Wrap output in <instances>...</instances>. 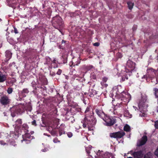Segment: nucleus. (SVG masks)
Returning <instances> with one entry per match:
<instances>
[{
  "instance_id": "f257e3e1",
  "label": "nucleus",
  "mask_w": 158,
  "mask_h": 158,
  "mask_svg": "<svg viewBox=\"0 0 158 158\" xmlns=\"http://www.w3.org/2000/svg\"><path fill=\"white\" fill-rule=\"evenodd\" d=\"M92 113H90V116H86L84 120L81 121L84 128L88 127L89 130H93V127L96 124V120L94 118Z\"/></svg>"
},
{
  "instance_id": "f03ea898",
  "label": "nucleus",
  "mask_w": 158,
  "mask_h": 158,
  "mask_svg": "<svg viewBox=\"0 0 158 158\" xmlns=\"http://www.w3.org/2000/svg\"><path fill=\"white\" fill-rule=\"evenodd\" d=\"M135 63L130 60H128L127 61L126 66V71L121 72V76H122V79L123 81L128 79L127 74H126V75H124V74H126L128 72H131L134 71L135 69Z\"/></svg>"
},
{
  "instance_id": "7ed1b4c3",
  "label": "nucleus",
  "mask_w": 158,
  "mask_h": 158,
  "mask_svg": "<svg viewBox=\"0 0 158 158\" xmlns=\"http://www.w3.org/2000/svg\"><path fill=\"white\" fill-rule=\"evenodd\" d=\"M117 89V86L115 87L113 89V94H114V93H115L116 95H117L116 96H117L118 98V95H119V96L121 98V99L122 101L126 103H128L131 99V95L128 93H126L123 92L120 93L118 91V92H116V90Z\"/></svg>"
},
{
  "instance_id": "20e7f679",
  "label": "nucleus",
  "mask_w": 158,
  "mask_h": 158,
  "mask_svg": "<svg viewBox=\"0 0 158 158\" xmlns=\"http://www.w3.org/2000/svg\"><path fill=\"white\" fill-rule=\"evenodd\" d=\"M147 98V97L146 95H143L138 104L139 108L140 111L142 113L145 112L147 110V109L148 106V105Z\"/></svg>"
},
{
  "instance_id": "39448f33",
  "label": "nucleus",
  "mask_w": 158,
  "mask_h": 158,
  "mask_svg": "<svg viewBox=\"0 0 158 158\" xmlns=\"http://www.w3.org/2000/svg\"><path fill=\"white\" fill-rule=\"evenodd\" d=\"M103 119L106 123L104 124L107 126L112 125L115 123V120L114 118L110 117L107 115H106L104 118H103Z\"/></svg>"
},
{
  "instance_id": "423d86ee",
  "label": "nucleus",
  "mask_w": 158,
  "mask_h": 158,
  "mask_svg": "<svg viewBox=\"0 0 158 158\" xmlns=\"http://www.w3.org/2000/svg\"><path fill=\"white\" fill-rule=\"evenodd\" d=\"M52 22L53 24L59 26H60L63 24V22L61 18L58 15L53 18Z\"/></svg>"
},
{
  "instance_id": "0eeeda50",
  "label": "nucleus",
  "mask_w": 158,
  "mask_h": 158,
  "mask_svg": "<svg viewBox=\"0 0 158 158\" xmlns=\"http://www.w3.org/2000/svg\"><path fill=\"white\" fill-rule=\"evenodd\" d=\"M145 153L144 151H139L137 152H134L132 153V155L134 158H143V155ZM127 158H133L131 157H129Z\"/></svg>"
},
{
  "instance_id": "6e6552de",
  "label": "nucleus",
  "mask_w": 158,
  "mask_h": 158,
  "mask_svg": "<svg viewBox=\"0 0 158 158\" xmlns=\"http://www.w3.org/2000/svg\"><path fill=\"white\" fill-rule=\"evenodd\" d=\"M125 134V133L123 131H119L110 133V136L111 138H120L124 135Z\"/></svg>"
},
{
  "instance_id": "1a4fd4ad",
  "label": "nucleus",
  "mask_w": 158,
  "mask_h": 158,
  "mask_svg": "<svg viewBox=\"0 0 158 158\" xmlns=\"http://www.w3.org/2000/svg\"><path fill=\"white\" fill-rule=\"evenodd\" d=\"M147 140V137L146 136H143L142 139L138 142L137 145L139 146L145 144Z\"/></svg>"
},
{
  "instance_id": "9d476101",
  "label": "nucleus",
  "mask_w": 158,
  "mask_h": 158,
  "mask_svg": "<svg viewBox=\"0 0 158 158\" xmlns=\"http://www.w3.org/2000/svg\"><path fill=\"white\" fill-rule=\"evenodd\" d=\"M147 72L148 73V77L149 78H153L156 75V72L152 69L151 68L148 69Z\"/></svg>"
},
{
  "instance_id": "9b49d317",
  "label": "nucleus",
  "mask_w": 158,
  "mask_h": 158,
  "mask_svg": "<svg viewBox=\"0 0 158 158\" xmlns=\"http://www.w3.org/2000/svg\"><path fill=\"white\" fill-rule=\"evenodd\" d=\"M24 136L26 139H25L24 138H23V140H22L21 141L22 142H25L26 143H29L30 142V140L27 139H32L33 138V137L31 136L29 133H26Z\"/></svg>"
},
{
  "instance_id": "f8f14e48",
  "label": "nucleus",
  "mask_w": 158,
  "mask_h": 158,
  "mask_svg": "<svg viewBox=\"0 0 158 158\" xmlns=\"http://www.w3.org/2000/svg\"><path fill=\"white\" fill-rule=\"evenodd\" d=\"M10 102V100L8 98L5 96L2 98L1 99V103L4 105H6L8 104Z\"/></svg>"
},
{
  "instance_id": "ddd939ff",
  "label": "nucleus",
  "mask_w": 158,
  "mask_h": 158,
  "mask_svg": "<svg viewBox=\"0 0 158 158\" xmlns=\"http://www.w3.org/2000/svg\"><path fill=\"white\" fill-rule=\"evenodd\" d=\"M95 112L102 119L103 118H104L106 115L101 110L96 109L95 110Z\"/></svg>"
},
{
  "instance_id": "4468645a",
  "label": "nucleus",
  "mask_w": 158,
  "mask_h": 158,
  "mask_svg": "<svg viewBox=\"0 0 158 158\" xmlns=\"http://www.w3.org/2000/svg\"><path fill=\"white\" fill-rule=\"evenodd\" d=\"M6 79V76L5 74H3L1 72H0V82H4Z\"/></svg>"
},
{
  "instance_id": "2eb2a0df",
  "label": "nucleus",
  "mask_w": 158,
  "mask_h": 158,
  "mask_svg": "<svg viewBox=\"0 0 158 158\" xmlns=\"http://www.w3.org/2000/svg\"><path fill=\"white\" fill-rule=\"evenodd\" d=\"M47 130L50 132L52 135L53 136H57V132L55 130H53L52 128V127L51 128L49 127L48 128H47Z\"/></svg>"
},
{
  "instance_id": "dca6fc26",
  "label": "nucleus",
  "mask_w": 158,
  "mask_h": 158,
  "mask_svg": "<svg viewBox=\"0 0 158 158\" xmlns=\"http://www.w3.org/2000/svg\"><path fill=\"white\" fill-rule=\"evenodd\" d=\"M107 80L108 78L106 77H104L102 78V81L101 82V84L103 87H106L108 85L105 83L107 81Z\"/></svg>"
},
{
  "instance_id": "f3484780",
  "label": "nucleus",
  "mask_w": 158,
  "mask_h": 158,
  "mask_svg": "<svg viewBox=\"0 0 158 158\" xmlns=\"http://www.w3.org/2000/svg\"><path fill=\"white\" fill-rule=\"evenodd\" d=\"M22 122L21 119H18L16 121V124L15 126V131H17L16 130V128L19 127L22 124Z\"/></svg>"
},
{
  "instance_id": "a211bd4d",
  "label": "nucleus",
  "mask_w": 158,
  "mask_h": 158,
  "mask_svg": "<svg viewBox=\"0 0 158 158\" xmlns=\"http://www.w3.org/2000/svg\"><path fill=\"white\" fill-rule=\"evenodd\" d=\"M11 55L12 54L10 51H6V56L7 60H8L11 58Z\"/></svg>"
},
{
  "instance_id": "6ab92c4d",
  "label": "nucleus",
  "mask_w": 158,
  "mask_h": 158,
  "mask_svg": "<svg viewBox=\"0 0 158 158\" xmlns=\"http://www.w3.org/2000/svg\"><path fill=\"white\" fill-rule=\"evenodd\" d=\"M19 108V111H17V113H20L21 112H22L23 110V109L24 107V106L23 105L20 104L18 106Z\"/></svg>"
},
{
  "instance_id": "aec40b11",
  "label": "nucleus",
  "mask_w": 158,
  "mask_h": 158,
  "mask_svg": "<svg viewBox=\"0 0 158 158\" xmlns=\"http://www.w3.org/2000/svg\"><path fill=\"white\" fill-rule=\"evenodd\" d=\"M152 154L150 152H149L145 155L144 158H152Z\"/></svg>"
},
{
  "instance_id": "412c9836",
  "label": "nucleus",
  "mask_w": 158,
  "mask_h": 158,
  "mask_svg": "<svg viewBox=\"0 0 158 158\" xmlns=\"http://www.w3.org/2000/svg\"><path fill=\"white\" fill-rule=\"evenodd\" d=\"M124 130L126 131H129L131 130L130 127L127 124L124 127Z\"/></svg>"
},
{
  "instance_id": "4be33fe9",
  "label": "nucleus",
  "mask_w": 158,
  "mask_h": 158,
  "mask_svg": "<svg viewBox=\"0 0 158 158\" xmlns=\"http://www.w3.org/2000/svg\"><path fill=\"white\" fill-rule=\"evenodd\" d=\"M119 105V104L118 103V104H116L115 107V108L114 109V111L113 112V114L115 115L117 114V115H118V114H119L118 113V112L116 111V108L117 107H118V106Z\"/></svg>"
},
{
  "instance_id": "5701e85b",
  "label": "nucleus",
  "mask_w": 158,
  "mask_h": 158,
  "mask_svg": "<svg viewBox=\"0 0 158 158\" xmlns=\"http://www.w3.org/2000/svg\"><path fill=\"white\" fill-rule=\"evenodd\" d=\"M127 4L129 9L130 10L132 9L134 6V3L129 2H127Z\"/></svg>"
},
{
  "instance_id": "b1692460",
  "label": "nucleus",
  "mask_w": 158,
  "mask_h": 158,
  "mask_svg": "<svg viewBox=\"0 0 158 158\" xmlns=\"http://www.w3.org/2000/svg\"><path fill=\"white\" fill-rule=\"evenodd\" d=\"M18 1V0H11V3L12 4V5H11L10 6H11L13 8H14L15 7V3L17 2Z\"/></svg>"
},
{
  "instance_id": "393cba45",
  "label": "nucleus",
  "mask_w": 158,
  "mask_h": 158,
  "mask_svg": "<svg viewBox=\"0 0 158 158\" xmlns=\"http://www.w3.org/2000/svg\"><path fill=\"white\" fill-rule=\"evenodd\" d=\"M124 115L129 118H131L132 117L131 115L130 114L128 111L127 110H126L124 112Z\"/></svg>"
},
{
  "instance_id": "a878e982",
  "label": "nucleus",
  "mask_w": 158,
  "mask_h": 158,
  "mask_svg": "<svg viewBox=\"0 0 158 158\" xmlns=\"http://www.w3.org/2000/svg\"><path fill=\"white\" fill-rule=\"evenodd\" d=\"M52 60L49 57H48L46 58V63L48 64H52Z\"/></svg>"
},
{
  "instance_id": "bb28decb",
  "label": "nucleus",
  "mask_w": 158,
  "mask_h": 158,
  "mask_svg": "<svg viewBox=\"0 0 158 158\" xmlns=\"http://www.w3.org/2000/svg\"><path fill=\"white\" fill-rule=\"evenodd\" d=\"M90 108L89 106L88 107L86 108L85 112V113L86 114V116H89V115L88 114L89 113Z\"/></svg>"
},
{
  "instance_id": "cd10ccee",
  "label": "nucleus",
  "mask_w": 158,
  "mask_h": 158,
  "mask_svg": "<svg viewBox=\"0 0 158 158\" xmlns=\"http://www.w3.org/2000/svg\"><path fill=\"white\" fill-rule=\"evenodd\" d=\"M91 146H89L88 147L86 148V150L87 153L88 154H89L90 153L89 151L91 150Z\"/></svg>"
},
{
  "instance_id": "c85d7f7f",
  "label": "nucleus",
  "mask_w": 158,
  "mask_h": 158,
  "mask_svg": "<svg viewBox=\"0 0 158 158\" xmlns=\"http://www.w3.org/2000/svg\"><path fill=\"white\" fill-rule=\"evenodd\" d=\"M155 94L156 98L158 97V89L157 88H155L154 89Z\"/></svg>"
},
{
  "instance_id": "c756f323",
  "label": "nucleus",
  "mask_w": 158,
  "mask_h": 158,
  "mask_svg": "<svg viewBox=\"0 0 158 158\" xmlns=\"http://www.w3.org/2000/svg\"><path fill=\"white\" fill-rule=\"evenodd\" d=\"M23 128L25 130L27 131L28 129V126L27 124H24L23 125Z\"/></svg>"
},
{
  "instance_id": "7c9ffc66",
  "label": "nucleus",
  "mask_w": 158,
  "mask_h": 158,
  "mask_svg": "<svg viewBox=\"0 0 158 158\" xmlns=\"http://www.w3.org/2000/svg\"><path fill=\"white\" fill-rule=\"evenodd\" d=\"M59 133L60 135V136L62 135L63 134H64L65 133V132L64 131V130L63 129H60L59 130Z\"/></svg>"
},
{
  "instance_id": "2f4dec72",
  "label": "nucleus",
  "mask_w": 158,
  "mask_h": 158,
  "mask_svg": "<svg viewBox=\"0 0 158 158\" xmlns=\"http://www.w3.org/2000/svg\"><path fill=\"white\" fill-rule=\"evenodd\" d=\"M52 65H57V62L55 59H54L52 60Z\"/></svg>"
},
{
  "instance_id": "473e14b6",
  "label": "nucleus",
  "mask_w": 158,
  "mask_h": 158,
  "mask_svg": "<svg viewBox=\"0 0 158 158\" xmlns=\"http://www.w3.org/2000/svg\"><path fill=\"white\" fill-rule=\"evenodd\" d=\"M12 90H13L12 88H9L8 89L7 91L8 94H10L12 93Z\"/></svg>"
},
{
  "instance_id": "72a5a7b5",
  "label": "nucleus",
  "mask_w": 158,
  "mask_h": 158,
  "mask_svg": "<svg viewBox=\"0 0 158 158\" xmlns=\"http://www.w3.org/2000/svg\"><path fill=\"white\" fill-rule=\"evenodd\" d=\"M29 92L28 90L27 89H23L22 93L24 94H27Z\"/></svg>"
},
{
  "instance_id": "f704fd0d",
  "label": "nucleus",
  "mask_w": 158,
  "mask_h": 158,
  "mask_svg": "<svg viewBox=\"0 0 158 158\" xmlns=\"http://www.w3.org/2000/svg\"><path fill=\"white\" fill-rule=\"evenodd\" d=\"M67 135L69 138H71L73 136V134L71 132H69L67 133Z\"/></svg>"
},
{
  "instance_id": "c9c22d12",
  "label": "nucleus",
  "mask_w": 158,
  "mask_h": 158,
  "mask_svg": "<svg viewBox=\"0 0 158 158\" xmlns=\"http://www.w3.org/2000/svg\"><path fill=\"white\" fill-rule=\"evenodd\" d=\"M8 142L7 143H5L2 140L0 141V144H1L2 145H4L6 144H8Z\"/></svg>"
},
{
  "instance_id": "e433bc0d",
  "label": "nucleus",
  "mask_w": 158,
  "mask_h": 158,
  "mask_svg": "<svg viewBox=\"0 0 158 158\" xmlns=\"http://www.w3.org/2000/svg\"><path fill=\"white\" fill-rule=\"evenodd\" d=\"M154 154L158 157V148L154 152Z\"/></svg>"
},
{
  "instance_id": "4c0bfd02",
  "label": "nucleus",
  "mask_w": 158,
  "mask_h": 158,
  "mask_svg": "<svg viewBox=\"0 0 158 158\" xmlns=\"http://www.w3.org/2000/svg\"><path fill=\"white\" fill-rule=\"evenodd\" d=\"M155 127L156 128L158 129V120L155 122Z\"/></svg>"
},
{
  "instance_id": "58836bf2",
  "label": "nucleus",
  "mask_w": 158,
  "mask_h": 158,
  "mask_svg": "<svg viewBox=\"0 0 158 158\" xmlns=\"http://www.w3.org/2000/svg\"><path fill=\"white\" fill-rule=\"evenodd\" d=\"M53 141L54 143H57V142H59L60 141H59L57 138H55L53 140Z\"/></svg>"
},
{
  "instance_id": "ea45409f",
  "label": "nucleus",
  "mask_w": 158,
  "mask_h": 158,
  "mask_svg": "<svg viewBox=\"0 0 158 158\" xmlns=\"http://www.w3.org/2000/svg\"><path fill=\"white\" fill-rule=\"evenodd\" d=\"M10 143L11 145H13L14 146L16 145V144L15 143L14 141L12 140L10 142Z\"/></svg>"
},
{
  "instance_id": "a19ab883",
  "label": "nucleus",
  "mask_w": 158,
  "mask_h": 158,
  "mask_svg": "<svg viewBox=\"0 0 158 158\" xmlns=\"http://www.w3.org/2000/svg\"><path fill=\"white\" fill-rule=\"evenodd\" d=\"M62 71L60 69H59L58 71L57 72V74L58 75H60Z\"/></svg>"
},
{
  "instance_id": "79ce46f5",
  "label": "nucleus",
  "mask_w": 158,
  "mask_h": 158,
  "mask_svg": "<svg viewBox=\"0 0 158 158\" xmlns=\"http://www.w3.org/2000/svg\"><path fill=\"white\" fill-rule=\"evenodd\" d=\"M99 45V43L98 42H96L94 44V45L95 46H98Z\"/></svg>"
},
{
  "instance_id": "37998d69",
  "label": "nucleus",
  "mask_w": 158,
  "mask_h": 158,
  "mask_svg": "<svg viewBox=\"0 0 158 158\" xmlns=\"http://www.w3.org/2000/svg\"><path fill=\"white\" fill-rule=\"evenodd\" d=\"M32 124L33 125L36 126V121L35 120H34L32 122Z\"/></svg>"
},
{
  "instance_id": "c03bdc74",
  "label": "nucleus",
  "mask_w": 158,
  "mask_h": 158,
  "mask_svg": "<svg viewBox=\"0 0 158 158\" xmlns=\"http://www.w3.org/2000/svg\"><path fill=\"white\" fill-rule=\"evenodd\" d=\"M48 150V149L47 148H45L44 149H43L41 150V151L43 152H47Z\"/></svg>"
},
{
  "instance_id": "a18cd8bd",
  "label": "nucleus",
  "mask_w": 158,
  "mask_h": 158,
  "mask_svg": "<svg viewBox=\"0 0 158 158\" xmlns=\"http://www.w3.org/2000/svg\"><path fill=\"white\" fill-rule=\"evenodd\" d=\"M14 32L15 34H17L18 33V31L17 29L15 27L14 28Z\"/></svg>"
},
{
  "instance_id": "49530a36",
  "label": "nucleus",
  "mask_w": 158,
  "mask_h": 158,
  "mask_svg": "<svg viewBox=\"0 0 158 158\" xmlns=\"http://www.w3.org/2000/svg\"><path fill=\"white\" fill-rule=\"evenodd\" d=\"M10 137L12 136L13 137V136H14V134L12 132L10 134Z\"/></svg>"
},
{
  "instance_id": "de8ad7c7",
  "label": "nucleus",
  "mask_w": 158,
  "mask_h": 158,
  "mask_svg": "<svg viewBox=\"0 0 158 158\" xmlns=\"http://www.w3.org/2000/svg\"><path fill=\"white\" fill-rule=\"evenodd\" d=\"M117 55H119V58H120V57H122V56L121 54H120V53H118V54H117Z\"/></svg>"
},
{
  "instance_id": "09e8293b",
  "label": "nucleus",
  "mask_w": 158,
  "mask_h": 158,
  "mask_svg": "<svg viewBox=\"0 0 158 158\" xmlns=\"http://www.w3.org/2000/svg\"><path fill=\"white\" fill-rule=\"evenodd\" d=\"M147 78V76L146 75H144L142 77V78Z\"/></svg>"
},
{
  "instance_id": "8fccbe9b",
  "label": "nucleus",
  "mask_w": 158,
  "mask_h": 158,
  "mask_svg": "<svg viewBox=\"0 0 158 158\" xmlns=\"http://www.w3.org/2000/svg\"><path fill=\"white\" fill-rule=\"evenodd\" d=\"M133 107L134 109H135V110H136V109H137V108L135 106H133Z\"/></svg>"
},
{
  "instance_id": "3c124183",
  "label": "nucleus",
  "mask_w": 158,
  "mask_h": 158,
  "mask_svg": "<svg viewBox=\"0 0 158 158\" xmlns=\"http://www.w3.org/2000/svg\"><path fill=\"white\" fill-rule=\"evenodd\" d=\"M156 81L158 82V76L156 79Z\"/></svg>"
},
{
  "instance_id": "603ef678",
  "label": "nucleus",
  "mask_w": 158,
  "mask_h": 158,
  "mask_svg": "<svg viewBox=\"0 0 158 158\" xmlns=\"http://www.w3.org/2000/svg\"><path fill=\"white\" fill-rule=\"evenodd\" d=\"M32 84H35V82H32Z\"/></svg>"
},
{
  "instance_id": "864d4df0",
  "label": "nucleus",
  "mask_w": 158,
  "mask_h": 158,
  "mask_svg": "<svg viewBox=\"0 0 158 158\" xmlns=\"http://www.w3.org/2000/svg\"><path fill=\"white\" fill-rule=\"evenodd\" d=\"M34 132H31V134H32Z\"/></svg>"
},
{
  "instance_id": "5fc2aeb1",
  "label": "nucleus",
  "mask_w": 158,
  "mask_h": 158,
  "mask_svg": "<svg viewBox=\"0 0 158 158\" xmlns=\"http://www.w3.org/2000/svg\"><path fill=\"white\" fill-rule=\"evenodd\" d=\"M53 67H54V68L56 67H57V66H55V65H54V66H53Z\"/></svg>"
},
{
  "instance_id": "6e6d98bb",
  "label": "nucleus",
  "mask_w": 158,
  "mask_h": 158,
  "mask_svg": "<svg viewBox=\"0 0 158 158\" xmlns=\"http://www.w3.org/2000/svg\"><path fill=\"white\" fill-rule=\"evenodd\" d=\"M15 136L18 137V135H15Z\"/></svg>"
},
{
  "instance_id": "4d7b16f0",
  "label": "nucleus",
  "mask_w": 158,
  "mask_h": 158,
  "mask_svg": "<svg viewBox=\"0 0 158 158\" xmlns=\"http://www.w3.org/2000/svg\"><path fill=\"white\" fill-rule=\"evenodd\" d=\"M62 43H63V42H64V40H63L62 41Z\"/></svg>"
},
{
  "instance_id": "13d9d810",
  "label": "nucleus",
  "mask_w": 158,
  "mask_h": 158,
  "mask_svg": "<svg viewBox=\"0 0 158 158\" xmlns=\"http://www.w3.org/2000/svg\"><path fill=\"white\" fill-rule=\"evenodd\" d=\"M47 136H49V137L50 136V135H47Z\"/></svg>"
},
{
  "instance_id": "bf43d9fd",
  "label": "nucleus",
  "mask_w": 158,
  "mask_h": 158,
  "mask_svg": "<svg viewBox=\"0 0 158 158\" xmlns=\"http://www.w3.org/2000/svg\"><path fill=\"white\" fill-rule=\"evenodd\" d=\"M44 135H46V134H45V133H44Z\"/></svg>"
},
{
  "instance_id": "052dcab7",
  "label": "nucleus",
  "mask_w": 158,
  "mask_h": 158,
  "mask_svg": "<svg viewBox=\"0 0 158 158\" xmlns=\"http://www.w3.org/2000/svg\"><path fill=\"white\" fill-rule=\"evenodd\" d=\"M33 87H35L34 86H33Z\"/></svg>"
},
{
  "instance_id": "680f3d73",
  "label": "nucleus",
  "mask_w": 158,
  "mask_h": 158,
  "mask_svg": "<svg viewBox=\"0 0 158 158\" xmlns=\"http://www.w3.org/2000/svg\"><path fill=\"white\" fill-rule=\"evenodd\" d=\"M157 112H158V110H157Z\"/></svg>"
},
{
  "instance_id": "e2e57ef3",
  "label": "nucleus",
  "mask_w": 158,
  "mask_h": 158,
  "mask_svg": "<svg viewBox=\"0 0 158 158\" xmlns=\"http://www.w3.org/2000/svg\"><path fill=\"white\" fill-rule=\"evenodd\" d=\"M112 158H114V157H112Z\"/></svg>"
},
{
  "instance_id": "0e129e2a",
  "label": "nucleus",
  "mask_w": 158,
  "mask_h": 158,
  "mask_svg": "<svg viewBox=\"0 0 158 158\" xmlns=\"http://www.w3.org/2000/svg\"><path fill=\"white\" fill-rule=\"evenodd\" d=\"M157 71H158V69H157Z\"/></svg>"
}]
</instances>
